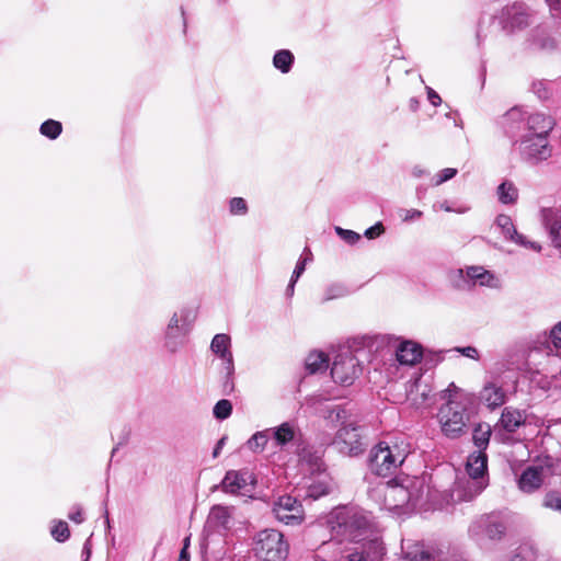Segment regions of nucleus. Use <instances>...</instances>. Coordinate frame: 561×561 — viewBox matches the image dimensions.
<instances>
[{"label": "nucleus", "instance_id": "obj_1", "mask_svg": "<svg viewBox=\"0 0 561 561\" xmlns=\"http://www.w3.org/2000/svg\"><path fill=\"white\" fill-rule=\"evenodd\" d=\"M443 399L446 400L437 413L438 423L443 434L449 438H458L467 433L470 414L468 404L471 402L469 393L450 383L444 390Z\"/></svg>", "mask_w": 561, "mask_h": 561}, {"label": "nucleus", "instance_id": "obj_2", "mask_svg": "<svg viewBox=\"0 0 561 561\" xmlns=\"http://www.w3.org/2000/svg\"><path fill=\"white\" fill-rule=\"evenodd\" d=\"M424 488L422 479L407 478L403 483H381L371 491L370 495L374 499L382 497V507L394 511L408 504L414 505L422 497Z\"/></svg>", "mask_w": 561, "mask_h": 561}, {"label": "nucleus", "instance_id": "obj_3", "mask_svg": "<svg viewBox=\"0 0 561 561\" xmlns=\"http://www.w3.org/2000/svg\"><path fill=\"white\" fill-rule=\"evenodd\" d=\"M410 451V444L404 439L381 442L370 450L369 468L377 476L388 477L403 463Z\"/></svg>", "mask_w": 561, "mask_h": 561}, {"label": "nucleus", "instance_id": "obj_4", "mask_svg": "<svg viewBox=\"0 0 561 561\" xmlns=\"http://www.w3.org/2000/svg\"><path fill=\"white\" fill-rule=\"evenodd\" d=\"M253 551L261 561H285L289 546L280 531L264 529L256 535Z\"/></svg>", "mask_w": 561, "mask_h": 561}, {"label": "nucleus", "instance_id": "obj_5", "mask_svg": "<svg viewBox=\"0 0 561 561\" xmlns=\"http://www.w3.org/2000/svg\"><path fill=\"white\" fill-rule=\"evenodd\" d=\"M451 282L457 289H466L473 286L499 288L500 278L481 265L458 268L450 274Z\"/></svg>", "mask_w": 561, "mask_h": 561}, {"label": "nucleus", "instance_id": "obj_6", "mask_svg": "<svg viewBox=\"0 0 561 561\" xmlns=\"http://www.w3.org/2000/svg\"><path fill=\"white\" fill-rule=\"evenodd\" d=\"M467 472L470 480L467 482L469 491L459 496L460 500L469 501L478 495L484 488L485 483L480 480L486 471V456L482 450L473 453L467 460Z\"/></svg>", "mask_w": 561, "mask_h": 561}, {"label": "nucleus", "instance_id": "obj_7", "mask_svg": "<svg viewBox=\"0 0 561 561\" xmlns=\"http://www.w3.org/2000/svg\"><path fill=\"white\" fill-rule=\"evenodd\" d=\"M517 150L523 160L529 163H539L551 156L548 137L523 135L518 141Z\"/></svg>", "mask_w": 561, "mask_h": 561}, {"label": "nucleus", "instance_id": "obj_8", "mask_svg": "<svg viewBox=\"0 0 561 561\" xmlns=\"http://www.w3.org/2000/svg\"><path fill=\"white\" fill-rule=\"evenodd\" d=\"M273 513L286 525L300 524L305 516L301 503L290 495L279 496L273 505Z\"/></svg>", "mask_w": 561, "mask_h": 561}, {"label": "nucleus", "instance_id": "obj_9", "mask_svg": "<svg viewBox=\"0 0 561 561\" xmlns=\"http://www.w3.org/2000/svg\"><path fill=\"white\" fill-rule=\"evenodd\" d=\"M358 373V360L351 353L339 355L331 367L332 378L343 386L351 385Z\"/></svg>", "mask_w": 561, "mask_h": 561}, {"label": "nucleus", "instance_id": "obj_10", "mask_svg": "<svg viewBox=\"0 0 561 561\" xmlns=\"http://www.w3.org/2000/svg\"><path fill=\"white\" fill-rule=\"evenodd\" d=\"M333 444L339 450L346 455H357L363 450L360 434L354 423L341 426L336 433Z\"/></svg>", "mask_w": 561, "mask_h": 561}, {"label": "nucleus", "instance_id": "obj_11", "mask_svg": "<svg viewBox=\"0 0 561 561\" xmlns=\"http://www.w3.org/2000/svg\"><path fill=\"white\" fill-rule=\"evenodd\" d=\"M255 484V479L249 470H230L226 473L221 486L225 492H248Z\"/></svg>", "mask_w": 561, "mask_h": 561}, {"label": "nucleus", "instance_id": "obj_12", "mask_svg": "<svg viewBox=\"0 0 561 561\" xmlns=\"http://www.w3.org/2000/svg\"><path fill=\"white\" fill-rule=\"evenodd\" d=\"M181 318L182 331L165 330L164 346L171 353L178 352L184 345L185 336L190 332L191 324L194 320L188 309L181 310Z\"/></svg>", "mask_w": 561, "mask_h": 561}, {"label": "nucleus", "instance_id": "obj_13", "mask_svg": "<svg viewBox=\"0 0 561 561\" xmlns=\"http://www.w3.org/2000/svg\"><path fill=\"white\" fill-rule=\"evenodd\" d=\"M496 226L501 229L506 239L536 252L541 251V245L539 243L529 241L525 236L517 232L510 216L499 215L496 218Z\"/></svg>", "mask_w": 561, "mask_h": 561}, {"label": "nucleus", "instance_id": "obj_14", "mask_svg": "<svg viewBox=\"0 0 561 561\" xmlns=\"http://www.w3.org/2000/svg\"><path fill=\"white\" fill-rule=\"evenodd\" d=\"M549 469L542 466L528 467L518 479V486L523 492L531 493L539 489L548 476Z\"/></svg>", "mask_w": 561, "mask_h": 561}, {"label": "nucleus", "instance_id": "obj_15", "mask_svg": "<svg viewBox=\"0 0 561 561\" xmlns=\"http://www.w3.org/2000/svg\"><path fill=\"white\" fill-rule=\"evenodd\" d=\"M553 126L554 121L551 116L543 113H527L525 122V135L548 137Z\"/></svg>", "mask_w": 561, "mask_h": 561}, {"label": "nucleus", "instance_id": "obj_16", "mask_svg": "<svg viewBox=\"0 0 561 561\" xmlns=\"http://www.w3.org/2000/svg\"><path fill=\"white\" fill-rule=\"evenodd\" d=\"M529 12L524 3H513L503 9L502 22L504 27L522 28L528 24Z\"/></svg>", "mask_w": 561, "mask_h": 561}, {"label": "nucleus", "instance_id": "obj_17", "mask_svg": "<svg viewBox=\"0 0 561 561\" xmlns=\"http://www.w3.org/2000/svg\"><path fill=\"white\" fill-rule=\"evenodd\" d=\"M271 438L276 447L284 448L299 435V428L291 422H284L270 428Z\"/></svg>", "mask_w": 561, "mask_h": 561}, {"label": "nucleus", "instance_id": "obj_18", "mask_svg": "<svg viewBox=\"0 0 561 561\" xmlns=\"http://www.w3.org/2000/svg\"><path fill=\"white\" fill-rule=\"evenodd\" d=\"M396 357L402 365H414L422 358V347L415 342L403 341L396 350Z\"/></svg>", "mask_w": 561, "mask_h": 561}, {"label": "nucleus", "instance_id": "obj_19", "mask_svg": "<svg viewBox=\"0 0 561 561\" xmlns=\"http://www.w3.org/2000/svg\"><path fill=\"white\" fill-rule=\"evenodd\" d=\"M230 337L227 334L220 333L216 334L210 343V350L213 353L218 355L225 363L227 364L228 371H231L233 368V358L232 353L230 351Z\"/></svg>", "mask_w": 561, "mask_h": 561}, {"label": "nucleus", "instance_id": "obj_20", "mask_svg": "<svg viewBox=\"0 0 561 561\" xmlns=\"http://www.w3.org/2000/svg\"><path fill=\"white\" fill-rule=\"evenodd\" d=\"M207 524L215 529H230L232 524V508L222 505L214 506L208 515Z\"/></svg>", "mask_w": 561, "mask_h": 561}, {"label": "nucleus", "instance_id": "obj_21", "mask_svg": "<svg viewBox=\"0 0 561 561\" xmlns=\"http://www.w3.org/2000/svg\"><path fill=\"white\" fill-rule=\"evenodd\" d=\"M541 214L543 225L548 229L553 244L561 248V216L551 208L542 209Z\"/></svg>", "mask_w": 561, "mask_h": 561}, {"label": "nucleus", "instance_id": "obj_22", "mask_svg": "<svg viewBox=\"0 0 561 561\" xmlns=\"http://www.w3.org/2000/svg\"><path fill=\"white\" fill-rule=\"evenodd\" d=\"M480 399L488 408L495 409L505 401V393L501 387L494 383H486L480 392Z\"/></svg>", "mask_w": 561, "mask_h": 561}, {"label": "nucleus", "instance_id": "obj_23", "mask_svg": "<svg viewBox=\"0 0 561 561\" xmlns=\"http://www.w3.org/2000/svg\"><path fill=\"white\" fill-rule=\"evenodd\" d=\"M431 389L421 380H415L407 390V399L413 407H422L428 399Z\"/></svg>", "mask_w": 561, "mask_h": 561}, {"label": "nucleus", "instance_id": "obj_24", "mask_svg": "<svg viewBox=\"0 0 561 561\" xmlns=\"http://www.w3.org/2000/svg\"><path fill=\"white\" fill-rule=\"evenodd\" d=\"M525 420L526 417L523 412L513 408H505L502 412L500 424L505 431L513 433L525 423Z\"/></svg>", "mask_w": 561, "mask_h": 561}, {"label": "nucleus", "instance_id": "obj_25", "mask_svg": "<svg viewBox=\"0 0 561 561\" xmlns=\"http://www.w3.org/2000/svg\"><path fill=\"white\" fill-rule=\"evenodd\" d=\"M526 116L522 107H513L504 114L502 125L508 130L520 129L525 127Z\"/></svg>", "mask_w": 561, "mask_h": 561}, {"label": "nucleus", "instance_id": "obj_26", "mask_svg": "<svg viewBox=\"0 0 561 561\" xmlns=\"http://www.w3.org/2000/svg\"><path fill=\"white\" fill-rule=\"evenodd\" d=\"M306 368L310 374L324 371L329 366V358L322 352H311L306 358Z\"/></svg>", "mask_w": 561, "mask_h": 561}, {"label": "nucleus", "instance_id": "obj_27", "mask_svg": "<svg viewBox=\"0 0 561 561\" xmlns=\"http://www.w3.org/2000/svg\"><path fill=\"white\" fill-rule=\"evenodd\" d=\"M491 436V426L486 423L478 424L473 430V443L480 449H485Z\"/></svg>", "mask_w": 561, "mask_h": 561}, {"label": "nucleus", "instance_id": "obj_28", "mask_svg": "<svg viewBox=\"0 0 561 561\" xmlns=\"http://www.w3.org/2000/svg\"><path fill=\"white\" fill-rule=\"evenodd\" d=\"M497 196L503 204H514L518 198V191L512 182H503L497 187Z\"/></svg>", "mask_w": 561, "mask_h": 561}, {"label": "nucleus", "instance_id": "obj_29", "mask_svg": "<svg viewBox=\"0 0 561 561\" xmlns=\"http://www.w3.org/2000/svg\"><path fill=\"white\" fill-rule=\"evenodd\" d=\"M271 438L270 428L253 434L247 442V446L253 453H261Z\"/></svg>", "mask_w": 561, "mask_h": 561}, {"label": "nucleus", "instance_id": "obj_30", "mask_svg": "<svg viewBox=\"0 0 561 561\" xmlns=\"http://www.w3.org/2000/svg\"><path fill=\"white\" fill-rule=\"evenodd\" d=\"M293 62L294 55L287 49L278 50L273 58L274 67L283 73H287L290 70Z\"/></svg>", "mask_w": 561, "mask_h": 561}, {"label": "nucleus", "instance_id": "obj_31", "mask_svg": "<svg viewBox=\"0 0 561 561\" xmlns=\"http://www.w3.org/2000/svg\"><path fill=\"white\" fill-rule=\"evenodd\" d=\"M407 558L409 561H438L439 556L431 551L430 549H425L424 547H415L414 550L409 551L407 553Z\"/></svg>", "mask_w": 561, "mask_h": 561}, {"label": "nucleus", "instance_id": "obj_32", "mask_svg": "<svg viewBox=\"0 0 561 561\" xmlns=\"http://www.w3.org/2000/svg\"><path fill=\"white\" fill-rule=\"evenodd\" d=\"M325 419L332 425H347L350 422L347 421V411L341 405L332 407L325 416Z\"/></svg>", "mask_w": 561, "mask_h": 561}, {"label": "nucleus", "instance_id": "obj_33", "mask_svg": "<svg viewBox=\"0 0 561 561\" xmlns=\"http://www.w3.org/2000/svg\"><path fill=\"white\" fill-rule=\"evenodd\" d=\"M482 526L484 527L485 536L491 540L500 538L502 536V534L504 533V527L502 524L491 523V522H489L488 518L481 519L479 522V527H482Z\"/></svg>", "mask_w": 561, "mask_h": 561}, {"label": "nucleus", "instance_id": "obj_34", "mask_svg": "<svg viewBox=\"0 0 561 561\" xmlns=\"http://www.w3.org/2000/svg\"><path fill=\"white\" fill-rule=\"evenodd\" d=\"M39 130L41 134L46 136L47 138L56 139L60 135L62 126L57 121L48 119L41 125Z\"/></svg>", "mask_w": 561, "mask_h": 561}, {"label": "nucleus", "instance_id": "obj_35", "mask_svg": "<svg viewBox=\"0 0 561 561\" xmlns=\"http://www.w3.org/2000/svg\"><path fill=\"white\" fill-rule=\"evenodd\" d=\"M348 293V289L343 284H331L327 287L324 291V296L322 298V301H330L332 299H337L346 296Z\"/></svg>", "mask_w": 561, "mask_h": 561}, {"label": "nucleus", "instance_id": "obj_36", "mask_svg": "<svg viewBox=\"0 0 561 561\" xmlns=\"http://www.w3.org/2000/svg\"><path fill=\"white\" fill-rule=\"evenodd\" d=\"M214 415L218 420H226L231 415L232 404L227 399L219 400L214 407Z\"/></svg>", "mask_w": 561, "mask_h": 561}, {"label": "nucleus", "instance_id": "obj_37", "mask_svg": "<svg viewBox=\"0 0 561 561\" xmlns=\"http://www.w3.org/2000/svg\"><path fill=\"white\" fill-rule=\"evenodd\" d=\"M51 536L59 542L66 541L69 536V528L66 522L59 520L51 528Z\"/></svg>", "mask_w": 561, "mask_h": 561}, {"label": "nucleus", "instance_id": "obj_38", "mask_svg": "<svg viewBox=\"0 0 561 561\" xmlns=\"http://www.w3.org/2000/svg\"><path fill=\"white\" fill-rule=\"evenodd\" d=\"M543 505L548 508L561 512V496L556 492H549L546 494Z\"/></svg>", "mask_w": 561, "mask_h": 561}, {"label": "nucleus", "instance_id": "obj_39", "mask_svg": "<svg viewBox=\"0 0 561 561\" xmlns=\"http://www.w3.org/2000/svg\"><path fill=\"white\" fill-rule=\"evenodd\" d=\"M229 207L232 215H244L248 211L247 203L241 197H233Z\"/></svg>", "mask_w": 561, "mask_h": 561}, {"label": "nucleus", "instance_id": "obj_40", "mask_svg": "<svg viewBox=\"0 0 561 561\" xmlns=\"http://www.w3.org/2000/svg\"><path fill=\"white\" fill-rule=\"evenodd\" d=\"M328 486L321 482L313 483L308 488L307 496L313 500L319 499L322 495L328 494Z\"/></svg>", "mask_w": 561, "mask_h": 561}, {"label": "nucleus", "instance_id": "obj_41", "mask_svg": "<svg viewBox=\"0 0 561 561\" xmlns=\"http://www.w3.org/2000/svg\"><path fill=\"white\" fill-rule=\"evenodd\" d=\"M335 232L348 244H355L360 239L357 232L341 227H335Z\"/></svg>", "mask_w": 561, "mask_h": 561}, {"label": "nucleus", "instance_id": "obj_42", "mask_svg": "<svg viewBox=\"0 0 561 561\" xmlns=\"http://www.w3.org/2000/svg\"><path fill=\"white\" fill-rule=\"evenodd\" d=\"M307 260H308V257L300 260L297 263V265L293 272L291 279H290V283H289L288 289H287L290 294H293L294 286H295L296 282L298 280V278L301 276V274L305 271Z\"/></svg>", "mask_w": 561, "mask_h": 561}, {"label": "nucleus", "instance_id": "obj_43", "mask_svg": "<svg viewBox=\"0 0 561 561\" xmlns=\"http://www.w3.org/2000/svg\"><path fill=\"white\" fill-rule=\"evenodd\" d=\"M457 174V169L446 168L442 170L435 178V185H440L444 182L453 179Z\"/></svg>", "mask_w": 561, "mask_h": 561}, {"label": "nucleus", "instance_id": "obj_44", "mask_svg": "<svg viewBox=\"0 0 561 561\" xmlns=\"http://www.w3.org/2000/svg\"><path fill=\"white\" fill-rule=\"evenodd\" d=\"M423 213L417 209H402L400 210V217L403 221H412L419 219Z\"/></svg>", "mask_w": 561, "mask_h": 561}, {"label": "nucleus", "instance_id": "obj_45", "mask_svg": "<svg viewBox=\"0 0 561 561\" xmlns=\"http://www.w3.org/2000/svg\"><path fill=\"white\" fill-rule=\"evenodd\" d=\"M383 226L381 222H377L373 227L368 228L364 236L368 239H374L376 237H379L383 232Z\"/></svg>", "mask_w": 561, "mask_h": 561}, {"label": "nucleus", "instance_id": "obj_46", "mask_svg": "<svg viewBox=\"0 0 561 561\" xmlns=\"http://www.w3.org/2000/svg\"><path fill=\"white\" fill-rule=\"evenodd\" d=\"M167 330H172V331H182V318H181V312L180 313H174L170 321H169V324L167 327Z\"/></svg>", "mask_w": 561, "mask_h": 561}, {"label": "nucleus", "instance_id": "obj_47", "mask_svg": "<svg viewBox=\"0 0 561 561\" xmlns=\"http://www.w3.org/2000/svg\"><path fill=\"white\" fill-rule=\"evenodd\" d=\"M551 341L556 347L561 348V321L553 327L550 333Z\"/></svg>", "mask_w": 561, "mask_h": 561}, {"label": "nucleus", "instance_id": "obj_48", "mask_svg": "<svg viewBox=\"0 0 561 561\" xmlns=\"http://www.w3.org/2000/svg\"><path fill=\"white\" fill-rule=\"evenodd\" d=\"M69 519L77 524H81L84 520L83 512L80 506H76L72 508V511L68 515Z\"/></svg>", "mask_w": 561, "mask_h": 561}, {"label": "nucleus", "instance_id": "obj_49", "mask_svg": "<svg viewBox=\"0 0 561 561\" xmlns=\"http://www.w3.org/2000/svg\"><path fill=\"white\" fill-rule=\"evenodd\" d=\"M458 351L466 357L477 359L478 358V351L476 347L467 346L462 348H458Z\"/></svg>", "mask_w": 561, "mask_h": 561}, {"label": "nucleus", "instance_id": "obj_50", "mask_svg": "<svg viewBox=\"0 0 561 561\" xmlns=\"http://www.w3.org/2000/svg\"><path fill=\"white\" fill-rule=\"evenodd\" d=\"M427 95H428L430 102L434 106H437L440 104V102H442L440 96L433 89L427 88Z\"/></svg>", "mask_w": 561, "mask_h": 561}, {"label": "nucleus", "instance_id": "obj_51", "mask_svg": "<svg viewBox=\"0 0 561 561\" xmlns=\"http://www.w3.org/2000/svg\"><path fill=\"white\" fill-rule=\"evenodd\" d=\"M225 442H226V437H222L218 440L217 443V446L216 448L214 449V457H217L218 454H219V450L222 448V446L225 445Z\"/></svg>", "mask_w": 561, "mask_h": 561}, {"label": "nucleus", "instance_id": "obj_52", "mask_svg": "<svg viewBox=\"0 0 561 561\" xmlns=\"http://www.w3.org/2000/svg\"><path fill=\"white\" fill-rule=\"evenodd\" d=\"M179 561H190L188 553L185 551V549L181 550Z\"/></svg>", "mask_w": 561, "mask_h": 561}, {"label": "nucleus", "instance_id": "obj_53", "mask_svg": "<svg viewBox=\"0 0 561 561\" xmlns=\"http://www.w3.org/2000/svg\"><path fill=\"white\" fill-rule=\"evenodd\" d=\"M550 7H561V0H546Z\"/></svg>", "mask_w": 561, "mask_h": 561}, {"label": "nucleus", "instance_id": "obj_54", "mask_svg": "<svg viewBox=\"0 0 561 561\" xmlns=\"http://www.w3.org/2000/svg\"><path fill=\"white\" fill-rule=\"evenodd\" d=\"M413 174L415 176H421L423 174V170H421L420 168L416 167L413 169Z\"/></svg>", "mask_w": 561, "mask_h": 561}, {"label": "nucleus", "instance_id": "obj_55", "mask_svg": "<svg viewBox=\"0 0 561 561\" xmlns=\"http://www.w3.org/2000/svg\"><path fill=\"white\" fill-rule=\"evenodd\" d=\"M188 547H190V537H186L184 539V543H183V548L182 549H185V551H187Z\"/></svg>", "mask_w": 561, "mask_h": 561}, {"label": "nucleus", "instance_id": "obj_56", "mask_svg": "<svg viewBox=\"0 0 561 561\" xmlns=\"http://www.w3.org/2000/svg\"><path fill=\"white\" fill-rule=\"evenodd\" d=\"M442 208L445 210V211H453V209L446 205V204H442Z\"/></svg>", "mask_w": 561, "mask_h": 561}, {"label": "nucleus", "instance_id": "obj_57", "mask_svg": "<svg viewBox=\"0 0 561 561\" xmlns=\"http://www.w3.org/2000/svg\"><path fill=\"white\" fill-rule=\"evenodd\" d=\"M470 531H471L473 535H478L477 526H472V527L470 528Z\"/></svg>", "mask_w": 561, "mask_h": 561}]
</instances>
